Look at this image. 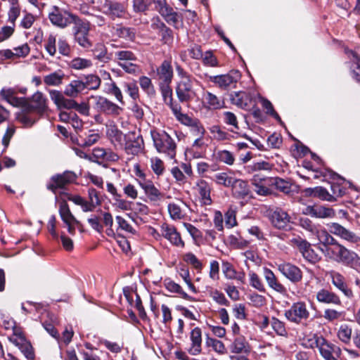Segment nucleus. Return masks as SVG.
Here are the masks:
<instances>
[{
  "mask_svg": "<svg viewBox=\"0 0 360 360\" xmlns=\"http://www.w3.org/2000/svg\"><path fill=\"white\" fill-rule=\"evenodd\" d=\"M321 250L330 260L360 271V256L342 244L334 248L321 249Z\"/></svg>",
  "mask_w": 360,
  "mask_h": 360,
  "instance_id": "f257e3e1",
  "label": "nucleus"
},
{
  "mask_svg": "<svg viewBox=\"0 0 360 360\" xmlns=\"http://www.w3.org/2000/svg\"><path fill=\"white\" fill-rule=\"evenodd\" d=\"M151 138L157 151L167 155L171 159L176 156V145L173 139L165 131L153 129Z\"/></svg>",
  "mask_w": 360,
  "mask_h": 360,
  "instance_id": "f03ea898",
  "label": "nucleus"
},
{
  "mask_svg": "<svg viewBox=\"0 0 360 360\" xmlns=\"http://www.w3.org/2000/svg\"><path fill=\"white\" fill-rule=\"evenodd\" d=\"M311 340H314V342L310 347L311 348L317 347L320 354L325 360H338L342 354L341 349L339 347L330 342L322 335H318L317 334L314 335L313 340H309V341Z\"/></svg>",
  "mask_w": 360,
  "mask_h": 360,
  "instance_id": "7ed1b4c3",
  "label": "nucleus"
},
{
  "mask_svg": "<svg viewBox=\"0 0 360 360\" xmlns=\"http://www.w3.org/2000/svg\"><path fill=\"white\" fill-rule=\"evenodd\" d=\"M320 174L322 176L328 177L332 181L330 182L332 193H330L331 200L329 202L336 201L338 198L345 195L347 188L342 185L346 181L345 178L330 169H325Z\"/></svg>",
  "mask_w": 360,
  "mask_h": 360,
  "instance_id": "20e7f679",
  "label": "nucleus"
},
{
  "mask_svg": "<svg viewBox=\"0 0 360 360\" xmlns=\"http://www.w3.org/2000/svg\"><path fill=\"white\" fill-rule=\"evenodd\" d=\"M78 16L72 13L53 6L49 13L48 18L50 22L56 27L64 29L72 24Z\"/></svg>",
  "mask_w": 360,
  "mask_h": 360,
  "instance_id": "39448f33",
  "label": "nucleus"
},
{
  "mask_svg": "<svg viewBox=\"0 0 360 360\" xmlns=\"http://www.w3.org/2000/svg\"><path fill=\"white\" fill-rule=\"evenodd\" d=\"M72 32L75 41L84 48L89 49L92 46V43L89 39L90 23L86 20H82L79 16L73 22Z\"/></svg>",
  "mask_w": 360,
  "mask_h": 360,
  "instance_id": "423d86ee",
  "label": "nucleus"
},
{
  "mask_svg": "<svg viewBox=\"0 0 360 360\" xmlns=\"http://www.w3.org/2000/svg\"><path fill=\"white\" fill-rule=\"evenodd\" d=\"M77 178L75 172L65 170L63 173L53 175L46 184V188L56 194L58 189H64L67 186L75 183Z\"/></svg>",
  "mask_w": 360,
  "mask_h": 360,
  "instance_id": "0eeeda50",
  "label": "nucleus"
},
{
  "mask_svg": "<svg viewBox=\"0 0 360 360\" xmlns=\"http://www.w3.org/2000/svg\"><path fill=\"white\" fill-rule=\"evenodd\" d=\"M92 98L95 100L94 108L99 113V115L95 117L96 120H98V117H101V114L115 117L119 116L123 111L122 107L105 97L97 96H92Z\"/></svg>",
  "mask_w": 360,
  "mask_h": 360,
  "instance_id": "6e6552de",
  "label": "nucleus"
},
{
  "mask_svg": "<svg viewBox=\"0 0 360 360\" xmlns=\"http://www.w3.org/2000/svg\"><path fill=\"white\" fill-rule=\"evenodd\" d=\"M284 316L290 322L300 324L302 320L306 321L309 318L310 313L306 303L300 301L292 303L290 309L285 311Z\"/></svg>",
  "mask_w": 360,
  "mask_h": 360,
  "instance_id": "1a4fd4ad",
  "label": "nucleus"
},
{
  "mask_svg": "<svg viewBox=\"0 0 360 360\" xmlns=\"http://www.w3.org/2000/svg\"><path fill=\"white\" fill-rule=\"evenodd\" d=\"M241 73L238 70H231L227 74L210 76L209 80L214 83L219 88L227 90L240 79Z\"/></svg>",
  "mask_w": 360,
  "mask_h": 360,
  "instance_id": "9d476101",
  "label": "nucleus"
},
{
  "mask_svg": "<svg viewBox=\"0 0 360 360\" xmlns=\"http://www.w3.org/2000/svg\"><path fill=\"white\" fill-rule=\"evenodd\" d=\"M127 155H137L144 148V141L141 134L129 131L125 134L123 147Z\"/></svg>",
  "mask_w": 360,
  "mask_h": 360,
  "instance_id": "9b49d317",
  "label": "nucleus"
},
{
  "mask_svg": "<svg viewBox=\"0 0 360 360\" xmlns=\"http://www.w3.org/2000/svg\"><path fill=\"white\" fill-rule=\"evenodd\" d=\"M327 226L330 233L338 236L341 239L352 244L358 245L360 243V235L347 229L341 224L336 222H332L328 224Z\"/></svg>",
  "mask_w": 360,
  "mask_h": 360,
  "instance_id": "f8f14e48",
  "label": "nucleus"
},
{
  "mask_svg": "<svg viewBox=\"0 0 360 360\" xmlns=\"http://www.w3.org/2000/svg\"><path fill=\"white\" fill-rule=\"evenodd\" d=\"M269 219L272 226L280 230H288L291 222V217L288 213L281 207L269 211Z\"/></svg>",
  "mask_w": 360,
  "mask_h": 360,
  "instance_id": "ddd939ff",
  "label": "nucleus"
},
{
  "mask_svg": "<svg viewBox=\"0 0 360 360\" xmlns=\"http://www.w3.org/2000/svg\"><path fill=\"white\" fill-rule=\"evenodd\" d=\"M193 80L178 81L175 88L176 96L180 103H189L196 96L193 87Z\"/></svg>",
  "mask_w": 360,
  "mask_h": 360,
  "instance_id": "4468645a",
  "label": "nucleus"
},
{
  "mask_svg": "<svg viewBox=\"0 0 360 360\" xmlns=\"http://www.w3.org/2000/svg\"><path fill=\"white\" fill-rule=\"evenodd\" d=\"M47 98L41 91H37L31 97L27 98V112H36L43 115L48 110Z\"/></svg>",
  "mask_w": 360,
  "mask_h": 360,
  "instance_id": "2eb2a0df",
  "label": "nucleus"
},
{
  "mask_svg": "<svg viewBox=\"0 0 360 360\" xmlns=\"http://www.w3.org/2000/svg\"><path fill=\"white\" fill-rule=\"evenodd\" d=\"M279 272L291 283L297 284L303 278L302 271L296 265L290 262H282L277 264Z\"/></svg>",
  "mask_w": 360,
  "mask_h": 360,
  "instance_id": "dca6fc26",
  "label": "nucleus"
},
{
  "mask_svg": "<svg viewBox=\"0 0 360 360\" xmlns=\"http://www.w3.org/2000/svg\"><path fill=\"white\" fill-rule=\"evenodd\" d=\"M136 175L140 178H143L142 180H137L139 186L143 189L145 194L148 199L153 202L160 201L164 196V194L161 193L154 185V184L150 180L145 179V174L140 170L136 173Z\"/></svg>",
  "mask_w": 360,
  "mask_h": 360,
  "instance_id": "f3484780",
  "label": "nucleus"
},
{
  "mask_svg": "<svg viewBox=\"0 0 360 360\" xmlns=\"http://www.w3.org/2000/svg\"><path fill=\"white\" fill-rule=\"evenodd\" d=\"M229 98L232 104L245 110H250L255 103L252 94L245 91H233L230 94Z\"/></svg>",
  "mask_w": 360,
  "mask_h": 360,
  "instance_id": "a211bd4d",
  "label": "nucleus"
},
{
  "mask_svg": "<svg viewBox=\"0 0 360 360\" xmlns=\"http://www.w3.org/2000/svg\"><path fill=\"white\" fill-rule=\"evenodd\" d=\"M160 231L162 236L168 240L172 245L176 247L184 248L185 243L174 226L164 223L160 227Z\"/></svg>",
  "mask_w": 360,
  "mask_h": 360,
  "instance_id": "6ab92c4d",
  "label": "nucleus"
},
{
  "mask_svg": "<svg viewBox=\"0 0 360 360\" xmlns=\"http://www.w3.org/2000/svg\"><path fill=\"white\" fill-rule=\"evenodd\" d=\"M155 72L157 79L159 81L158 84H172L174 77V71L171 60H164L160 65L157 68Z\"/></svg>",
  "mask_w": 360,
  "mask_h": 360,
  "instance_id": "aec40b11",
  "label": "nucleus"
},
{
  "mask_svg": "<svg viewBox=\"0 0 360 360\" xmlns=\"http://www.w3.org/2000/svg\"><path fill=\"white\" fill-rule=\"evenodd\" d=\"M318 302L333 306H342V302L340 296L330 289L321 288L316 295Z\"/></svg>",
  "mask_w": 360,
  "mask_h": 360,
  "instance_id": "412c9836",
  "label": "nucleus"
},
{
  "mask_svg": "<svg viewBox=\"0 0 360 360\" xmlns=\"http://www.w3.org/2000/svg\"><path fill=\"white\" fill-rule=\"evenodd\" d=\"M271 165L266 161L254 162L252 165L248 166V172H257L255 173L251 179L252 184L255 186L262 181H265L266 178L269 176H266L264 175L261 171L262 170H271Z\"/></svg>",
  "mask_w": 360,
  "mask_h": 360,
  "instance_id": "4be33fe9",
  "label": "nucleus"
},
{
  "mask_svg": "<svg viewBox=\"0 0 360 360\" xmlns=\"http://www.w3.org/2000/svg\"><path fill=\"white\" fill-rule=\"evenodd\" d=\"M49 93L58 109L75 110L77 101L74 99L66 98L63 93L58 90L51 89Z\"/></svg>",
  "mask_w": 360,
  "mask_h": 360,
  "instance_id": "5701e85b",
  "label": "nucleus"
},
{
  "mask_svg": "<svg viewBox=\"0 0 360 360\" xmlns=\"http://www.w3.org/2000/svg\"><path fill=\"white\" fill-rule=\"evenodd\" d=\"M330 278L332 284L348 299L354 297V292L346 282L345 276L339 272H330Z\"/></svg>",
  "mask_w": 360,
  "mask_h": 360,
  "instance_id": "b1692460",
  "label": "nucleus"
},
{
  "mask_svg": "<svg viewBox=\"0 0 360 360\" xmlns=\"http://www.w3.org/2000/svg\"><path fill=\"white\" fill-rule=\"evenodd\" d=\"M263 276L268 286L271 289L281 295H285L287 293L286 288L279 281L272 270L267 267H264Z\"/></svg>",
  "mask_w": 360,
  "mask_h": 360,
  "instance_id": "393cba45",
  "label": "nucleus"
},
{
  "mask_svg": "<svg viewBox=\"0 0 360 360\" xmlns=\"http://www.w3.org/2000/svg\"><path fill=\"white\" fill-rule=\"evenodd\" d=\"M103 12L110 20H115L116 18H122L126 12V8L123 4L118 1H107Z\"/></svg>",
  "mask_w": 360,
  "mask_h": 360,
  "instance_id": "a878e982",
  "label": "nucleus"
},
{
  "mask_svg": "<svg viewBox=\"0 0 360 360\" xmlns=\"http://www.w3.org/2000/svg\"><path fill=\"white\" fill-rule=\"evenodd\" d=\"M231 195L237 200H243L250 194L248 184L246 181L236 178L231 186Z\"/></svg>",
  "mask_w": 360,
  "mask_h": 360,
  "instance_id": "bb28decb",
  "label": "nucleus"
},
{
  "mask_svg": "<svg viewBox=\"0 0 360 360\" xmlns=\"http://www.w3.org/2000/svg\"><path fill=\"white\" fill-rule=\"evenodd\" d=\"M303 213L316 218L333 217L335 212L332 208L322 205H309L305 207Z\"/></svg>",
  "mask_w": 360,
  "mask_h": 360,
  "instance_id": "cd10ccee",
  "label": "nucleus"
},
{
  "mask_svg": "<svg viewBox=\"0 0 360 360\" xmlns=\"http://www.w3.org/2000/svg\"><path fill=\"white\" fill-rule=\"evenodd\" d=\"M190 340L191 341V347L188 352L191 355H198L202 352V330L199 327H195L190 333Z\"/></svg>",
  "mask_w": 360,
  "mask_h": 360,
  "instance_id": "c85d7f7f",
  "label": "nucleus"
},
{
  "mask_svg": "<svg viewBox=\"0 0 360 360\" xmlns=\"http://www.w3.org/2000/svg\"><path fill=\"white\" fill-rule=\"evenodd\" d=\"M106 135L115 147H123L125 134H123L116 124H111L107 128Z\"/></svg>",
  "mask_w": 360,
  "mask_h": 360,
  "instance_id": "c756f323",
  "label": "nucleus"
},
{
  "mask_svg": "<svg viewBox=\"0 0 360 360\" xmlns=\"http://www.w3.org/2000/svg\"><path fill=\"white\" fill-rule=\"evenodd\" d=\"M236 178L233 172L229 171L216 173L211 177V179L219 186L231 188Z\"/></svg>",
  "mask_w": 360,
  "mask_h": 360,
  "instance_id": "7c9ffc66",
  "label": "nucleus"
},
{
  "mask_svg": "<svg viewBox=\"0 0 360 360\" xmlns=\"http://www.w3.org/2000/svg\"><path fill=\"white\" fill-rule=\"evenodd\" d=\"M163 284L165 288L169 291L170 292L176 293L180 295V297L186 300L190 301V302H195L196 300L188 295L181 288V286L175 283L174 281H172L169 278H166L164 281Z\"/></svg>",
  "mask_w": 360,
  "mask_h": 360,
  "instance_id": "2f4dec72",
  "label": "nucleus"
},
{
  "mask_svg": "<svg viewBox=\"0 0 360 360\" xmlns=\"http://www.w3.org/2000/svg\"><path fill=\"white\" fill-rule=\"evenodd\" d=\"M303 195L307 198H317L322 200L329 201L330 193L326 188L322 186H316L314 188H306L302 191Z\"/></svg>",
  "mask_w": 360,
  "mask_h": 360,
  "instance_id": "473e14b6",
  "label": "nucleus"
},
{
  "mask_svg": "<svg viewBox=\"0 0 360 360\" xmlns=\"http://www.w3.org/2000/svg\"><path fill=\"white\" fill-rule=\"evenodd\" d=\"M10 342L17 347L27 360L35 359L34 348L33 347L30 340L27 339L25 341L18 342L15 340H10Z\"/></svg>",
  "mask_w": 360,
  "mask_h": 360,
  "instance_id": "72a5a7b5",
  "label": "nucleus"
},
{
  "mask_svg": "<svg viewBox=\"0 0 360 360\" xmlns=\"http://www.w3.org/2000/svg\"><path fill=\"white\" fill-rule=\"evenodd\" d=\"M154 29L159 31V35L161 37V41L165 44H172L174 41L173 31L167 27L163 22L159 21L152 25Z\"/></svg>",
  "mask_w": 360,
  "mask_h": 360,
  "instance_id": "f704fd0d",
  "label": "nucleus"
},
{
  "mask_svg": "<svg viewBox=\"0 0 360 360\" xmlns=\"http://www.w3.org/2000/svg\"><path fill=\"white\" fill-rule=\"evenodd\" d=\"M83 91H84L83 82L80 79H74L65 86L64 94L74 98H77Z\"/></svg>",
  "mask_w": 360,
  "mask_h": 360,
  "instance_id": "c9c22d12",
  "label": "nucleus"
},
{
  "mask_svg": "<svg viewBox=\"0 0 360 360\" xmlns=\"http://www.w3.org/2000/svg\"><path fill=\"white\" fill-rule=\"evenodd\" d=\"M159 89L162 96L164 103L169 107L171 110L174 108L175 105L180 103L174 101L173 99V91L171 84H158Z\"/></svg>",
  "mask_w": 360,
  "mask_h": 360,
  "instance_id": "e433bc0d",
  "label": "nucleus"
},
{
  "mask_svg": "<svg viewBox=\"0 0 360 360\" xmlns=\"http://www.w3.org/2000/svg\"><path fill=\"white\" fill-rule=\"evenodd\" d=\"M59 214L65 224H68V221H74L76 224H80L72 214L69 205L65 199H62L59 202Z\"/></svg>",
  "mask_w": 360,
  "mask_h": 360,
  "instance_id": "4c0bfd02",
  "label": "nucleus"
},
{
  "mask_svg": "<svg viewBox=\"0 0 360 360\" xmlns=\"http://www.w3.org/2000/svg\"><path fill=\"white\" fill-rule=\"evenodd\" d=\"M80 79L84 83V90H97L99 89L101 84V78L98 75L94 74L83 75L80 77Z\"/></svg>",
  "mask_w": 360,
  "mask_h": 360,
  "instance_id": "58836bf2",
  "label": "nucleus"
},
{
  "mask_svg": "<svg viewBox=\"0 0 360 360\" xmlns=\"http://www.w3.org/2000/svg\"><path fill=\"white\" fill-rule=\"evenodd\" d=\"M273 186L278 191L285 194H289L292 192V184L290 181L278 176L273 177L272 187Z\"/></svg>",
  "mask_w": 360,
  "mask_h": 360,
  "instance_id": "ea45409f",
  "label": "nucleus"
},
{
  "mask_svg": "<svg viewBox=\"0 0 360 360\" xmlns=\"http://www.w3.org/2000/svg\"><path fill=\"white\" fill-rule=\"evenodd\" d=\"M248 345L243 336L237 337L230 345L231 352L235 354L248 353L249 352L247 349Z\"/></svg>",
  "mask_w": 360,
  "mask_h": 360,
  "instance_id": "a19ab883",
  "label": "nucleus"
},
{
  "mask_svg": "<svg viewBox=\"0 0 360 360\" xmlns=\"http://www.w3.org/2000/svg\"><path fill=\"white\" fill-rule=\"evenodd\" d=\"M65 74L61 71H56L44 77V82L48 86H60L63 84Z\"/></svg>",
  "mask_w": 360,
  "mask_h": 360,
  "instance_id": "79ce46f5",
  "label": "nucleus"
},
{
  "mask_svg": "<svg viewBox=\"0 0 360 360\" xmlns=\"http://www.w3.org/2000/svg\"><path fill=\"white\" fill-rule=\"evenodd\" d=\"M349 54L352 56V65L351 69L352 72V77L356 82L360 84V57L356 52L349 51Z\"/></svg>",
  "mask_w": 360,
  "mask_h": 360,
  "instance_id": "37998d69",
  "label": "nucleus"
},
{
  "mask_svg": "<svg viewBox=\"0 0 360 360\" xmlns=\"http://www.w3.org/2000/svg\"><path fill=\"white\" fill-rule=\"evenodd\" d=\"M176 119L181 124L186 126H193L194 120L188 115L181 112V105H175L174 108L171 110Z\"/></svg>",
  "mask_w": 360,
  "mask_h": 360,
  "instance_id": "c03bdc74",
  "label": "nucleus"
},
{
  "mask_svg": "<svg viewBox=\"0 0 360 360\" xmlns=\"http://www.w3.org/2000/svg\"><path fill=\"white\" fill-rule=\"evenodd\" d=\"M271 326L277 335L285 338L288 337V333L285 322L273 316L271 318Z\"/></svg>",
  "mask_w": 360,
  "mask_h": 360,
  "instance_id": "a18cd8bd",
  "label": "nucleus"
},
{
  "mask_svg": "<svg viewBox=\"0 0 360 360\" xmlns=\"http://www.w3.org/2000/svg\"><path fill=\"white\" fill-rule=\"evenodd\" d=\"M92 52L94 58L101 62L107 63L110 60V57L107 55V48L101 43L97 44Z\"/></svg>",
  "mask_w": 360,
  "mask_h": 360,
  "instance_id": "49530a36",
  "label": "nucleus"
},
{
  "mask_svg": "<svg viewBox=\"0 0 360 360\" xmlns=\"http://www.w3.org/2000/svg\"><path fill=\"white\" fill-rule=\"evenodd\" d=\"M117 34L127 41H134L136 36V30L134 27H122L117 29Z\"/></svg>",
  "mask_w": 360,
  "mask_h": 360,
  "instance_id": "de8ad7c7",
  "label": "nucleus"
},
{
  "mask_svg": "<svg viewBox=\"0 0 360 360\" xmlns=\"http://www.w3.org/2000/svg\"><path fill=\"white\" fill-rule=\"evenodd\" d=\"M236 209L233 206H230L224 213L225 226L228 229L233 228L238 224L236 220Z\"/></svg>",
  "mask_w": 360,
  "mask_h": 360,
  "instance_id": "09e8293b",
  "label": "nucleus"
},
{
  "mask_svg": "<svg viewBox=\"0 0 360 360\" xmlns=\"http://www.w3.org/2000/svg\"><path fill=\"white\" fill-rule=\"evenodd\" d=\"M204 98L209 105V108L217 110L223 107L224 101H221L219 98L212 93L206 91L204 94Z\"/></svg>",
  "mask_w": 360,
  "mask_h": 360,
  "instance_id": "8fccbe9b",
  "label": "nucleus"
},
{
  "mask_svg": "<svg viewBox=\"0 0 360 360\" xmlns=\"http://www.w3.org/2000/svg\"><path fill=\"white\" fill-rule=\"evenodd\" d=\"M92 65L91 60L77 57L70 61L69 66L72 69L80 70L91 68Z\"/></svg>",
  "mask_w": 360,
  "mask_h": 360,
  "instance_id": "3c124183",
  "label": "nucleus"
},
{
  "mask_svg": "<svg viewBox=\"0 0 360 360\" xmlns=\"http://www.w3.org/2000/svg\"><path fill=\"white\" fill-rule=\"evenodd\" d=\"M196 186L198 193L202 198V199L209 200L211 202V188L209 184L205 180L200 179V181H198Z\"/></svg>",
  "mask_w": 360,
  "mask_h": 360,
  "instance_id": "603ef678",
  "label": "nucleus"
},
{
  "mask_svg": "<svg viewBox=\"0 0 360 360\" xmlns=\"http://www.w3.org/2000/svg\"><path fill=\"white\" fill-rule=\"evenodd\" d=\"M151 6L150 0H133L132 8L135 13H146Z\"/></svg>",
  "mask_w": 360,
  "mask_h": 360,
  "instance_id": "864d4df0",
  "label": "nucleus"
},
{
  "mask_svg": "<svg viewBox=\"0 0 360 360\" xmlns=\"http://www.w3.org/2000/svg\"><path fill=\"white\" fill-rule=\"evenodd\" d=\"M139 84L141 88L150 96L155 95V90L151 79L146 76L139 77Z\"/></svg>",
  "mask_w": 360,
  "mask_h": 360,
  "instance_id": "5fc2aeb1",
  "label": "nucleus"
},
{
  "mask_svg": "<svg viewBox=\"0 0 360 360\" xmlns=\"http://www.w3.org/2000/svg\"><path fill=\"white\" fill-rule=\"evenodd\" d=\"M161 15L165 18L167 23L173 25L174 27H176L179 15L171 6L165 8V12H163Z\"/></svg>",
  "mask_w": 360,
  "mask_h": 360,
  "instance_id": "6e6d98bb",
  "label": "nucleus"
},
{
  "mask_svg": "<svg viewBox=\"0 0 360 360\" xmlns=\"http://www.w3.org/2000/svg\"><path fill=\"white\" fill-rule=\"evenodd\" d=\"M123 87L124 91L134 101H136L139 98V90L137 83L135 80H133L130 82H124Z\"/></svg>",
  "mask_w": 360,
  "mask_h": 360,
  "instance_id": "4d7b16f0",
  "label": "nucleus"
},
{
  "mask_svg": "<svg viewBox=\"0 0 360 360\" xmlns=\"http://www.w3.org/2000/svg\"><path fill=\"white\" fill-rule=\"evenodd\" d=\"M210 133L214 134V139L217 141H228L230 140L233 136L228 132L222 130L219 125H213L210 128Z\"/></svg>",
  "mask_w": 360,
  "mask_h": 360,
  "instance_id": "13d9d810",
  "label": "nucleus"
},
{
  "mask_svg": "<svg viewBox=\"0 0 360 360\" xmlns=\"http://www.w3.org/2000/svg\"><path fill=\"white\" fill-rule=\"evenodd\" d=\"M217 159L226 165H233L235 162V157L233 154L227 150H219L217 153Z\"/></svg>",
  "mask_w": 360,
  "mask_h": 360,
  "instance_id": "bf43d9fd",
  "label": "nucleus"
},
{
  "mask_svg": "<svg viewBox=\"0 0 360 360\" xmlns=\"http://www.w3.org/2000/svg\"><path fill=\"white\" fill-rule=\"evenodd\" d=\"M250 285L261 292H265L266 288L261 278L254 271L249 272Z\"/></svg>",
  "mask_w": 360,
  "mask_h": 360,
  "instance_id": "052dcab7",
  "label": "nucleus"
},
{
  "mask_svg": "<svg viewBox=\"0 0 360 360\" xmlns=\"http://www.w3.org/2000/svg\"><path fill=\"white\" fill-rule=\"evenodd\" d=\"M99 138L100 136L98 134L92 133L85 138L80 136L77 144L83 148L89 147L96 143L98 141Z\"/></svg>",
  "mask_w": 360,
  "mask_h": 360,
  "instance_id": "680f3d73",
  "label": "nucleus"
},
{
  "mask_svg": "<svg viewBox=\"0 0 360 360\" xmlns=\"http://www.w3.org/2000/svg\"><path fill=\"white\" fill-rule=\"evenodd\" d=\"M183 259L185 262L190 264L198 271H201L202 269V262L197 258V257L192 252H187L183 256Z\"/></svg>",
  "mask_w": 360,
  "mask_h": 360,
  "instance_id": "e2e57ef3",
  "label": "nucleus"
},
{
  "mask_svg": "<svg viewBox=\"0 0 360 360\" xmlns=\"http://www.w3.org/2000/svg\"><path fill=\"white\" fill-rule=\"evenodd\" d=\"M184 226L190 233L195 242L201 241L203 238L202 232L190 223H184Z\"/></svg>",
  "mask_w": 360,
  "mask_h": 360,
  "instance_id": "0e129e2a",
  "label": "nucleus"
},
{
  "mask_svg": "<svg viewBox=\"0 0 360 360\" xmlns=\"http://www.w3.org/2000/svg\"><path fill=\"white\" fill-rule=\"evenodd\" d=\"M223 121L224 122L229 126L233 127L234 129L238 130V122L236 115L230 111H226L223 112Z\"/></svg>",
  "mask_w": 360,
  "mask_h": 360,
  "instance_id": "69168bd1",
  "label": "nucleus"
},
{
  "mask_svg": "<svg viewBox=\"0 0 360 360\" xmlns=\"http://www.w3.org/2000/svg\"><path fill=\"white\" fill-rule=\"evenodd\" d=\"M203 64L208 67H218L219 61L212 51H207L202 58Z\"/></svg>",
  "mask_w": 360,
  "mask_h": 360,
  "instance_id": "338daca9",
  "label": "nucleus"
},
{
  "mask_svg": "<svg viewBox=\"0 0 360 360\" xmlns=\"http://www.w3.org/2000/svg\"><path fill=\"white\" fill-rule=\"evenodd\" d=\"M352 328L347 325H342L338 332V338L345 343H348L352 337Z\"/></svg>",
  "mask_w": 360,
  "mask_h": 360,
  "instance_id": "774afa93",
  "label": "nucleus"
}]
</instances>
